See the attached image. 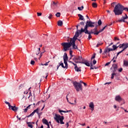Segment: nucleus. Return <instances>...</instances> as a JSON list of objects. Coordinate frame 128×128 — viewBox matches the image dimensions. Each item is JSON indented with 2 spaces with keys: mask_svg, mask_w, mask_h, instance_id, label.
Wrapping results in <instances>:
<instances>
[{
  "mask_svg": "<svg viewBox=\"0 0 128 128\" xmlns=\"http://www.w3.org/2000/svg\"><path fill=\"white\" fill-rule=\"evenodd\" d=\"M97 22H92L90 20H87L86 22V25L84 26V29L83 28H81V30H80V34H82V32H84L86 34H96L93 30H91L90 31H88V28H94V25H96Z\"/></svg>",
  "mask_w": 128,
  "mask_h": 128,
  "instance_id": "1",
  "label": "nucleus"
},
{
  "mask_svg": "<svg viewBox=\"0 0 128 128\" xmlns=\"http://www.w3.org/2000/svg\"><path fill=\"white\" fill-rule=\"evenodd\" d=\"M128 12V8H124L122 5L118 3L114 6V12L116 16L122 15L124 11Z\"/></svg>",
  "mask_w": 128,
  "mask_h": 128,
  "instance_id": "2",
  "label": "nucleus"
},
{
  "mask_svg": "<svg viewBox=\"0 0 128 128\" xmlns=\"http://www.w3.org/2000/svg\"><path fill=\"white\" fill-rule=\"evenodd\" d=\"M54 120H56L57 123H60V124H64V116H60V115L56 114H54Z\"/></svg>",
  "mask_w": 128,
  "mask_h": 128,
  "instance_id": "3",
  "label": "nucleus"
},
{
  "mask_svg": "<svg viewBox=\"0 0 128 128\" xmlns=\"http://www.w3.org/2000/svg\"><path fill=\"white\" fill-rule=\"evenodd\" d=\"M84 82H82V80H80V83L78 82H72L74 88H75V89L76 91L80 92L82 90V86L81 84H84Z\"/></svg>",
  "mask_w": 128,
  "mask_h": 128,
  "instance_id": "4",
  "label": "nucleus"
},
{
  "mask_svg": "<svg viewBox=\"0 0 128 128\" xmlns=\"http://www.w3.org/2000/svg\"><path fill=\"white\" fill-rule=\"evenodd\" d=\"M70 60H72L73 62L76 60H82V56L73 55L72 50H70Z\"/></svg>",
  "mask_w": 128,
  "mask_h": 128,
  "instance_id": "5",
  "label": "nucleus"
},
{
  "mask_svg": "<svg viewBox=\"0 0 128 128\" xmlns=\"http://www.w3.org/2000/svg\"><path fill=\"white\" fill-rule=\"evenodd\" d=\"M119 48H122V50L118 52V54H116V59H117L118 56L120 54H122L124 50L128 48V43H123L122 44H120L118 46Z\"/></svg>",
  "mask_w": 128,
  "mask_h": 128,
  "instance_id": "6",
  "label": "nucleus"
},
{
  "mask_svg": "<svg viewBox=\"0 0 128 128\" xmlns=\"http://www.w3.org/2000/svg\"><path fill=\"white\" fill-rule=\"evenodd\" d=\"M74 62L76 64H86V66L88 67L90 66V63L88 62L86 60V59H83L82 58L81 60H76L74 61Z\"/></svg>",
  "mask_w": 128,
  "mask_h": 128,
  "instance_id": "7",
  "label": "nucleus"
},
{
  "mask_svg": "<svg viewBox=\"0 0 128 128\" xmlns=\"http://www.w3.org/2000/svg\"><path fill=\"white\" fill-rule=\"evenodd\" d=\"M61 46H63L64 52H66L68 48H70L72 46V42H64L61 44Z\"/></svg>",
  "mask_w": 128,
  "mask_h": 128,
  "instance_id": "8",
  "label": "nucleus"
},
{
  "mask_svg": "<svg viewBox=\"0 0 128 128\" xmlns=\"http://www.w3.org/2000/svg\"><path fill=\"white\" fill-rule=\"evenodd\" d=\"M79 34H80V30H78L76 31L75 35H74L73 38H71L70 40L76 42L79 36Z\"/></svg>",
  "mask_w": 128,
  "mask_h": 128,
  "instance_id": "9",
  "label": "nucleus"
},
{
  "mask_svg": "<svg viewBox=\"0 0 128 128\" xmlns=\"http://www.w3.org/2000/svg\"><path fill=\"white\" fill-rule=\"evenodd\" d=\"M69 63L72 64H73L75 67H74V68L75 69L76 72H81V69L80 68L78 67V66L76 64H74V62H73L72 61H68Z\"/></svg>",
  "mask_w": 128,
  "mask_h": 128,
  "instance_id": "10",
  "label": "nucleus"
},
{
  "mask_svg": "<svg viewBox=\"0 0 128 128\" xmlns=\"http://www.w3.org/2000/svg\"><path fill=\"white\" fill-rule=\"evenodd\" d=\"M128 18V15H126V14H125V16H122V18H121V19L120 20H118V21H116V22H126V20Z\"/></svg>",
  "mask_w": 128,
  "mask_h": 128,
  "instance_id": "11",
  "label": "nucleus"
},
{
  "mask_svg": "<svg viewBox=\"0 0 128 128\" xmlns=\"http://www.w3.org/2000/svg\"><path fill=\"white\" fill-rule=\"evenodd\" d=\"M114 100H116V102H120L122 100H124V99L122 98L120 95H116V97H114Z\"/></svg>",
  "mask_w": 128,
  "mask_h": 128,
  "instance_id": "12",
  "label": "nucleus"
},
{
  "mask_svg": "<svg viewBox=\"0 0 128 128\" xmlns=\"http://www.w3.org/2000/svg\"><path fill=\"white\" fill-rule=\"evenodd\" d=\"M38 110H39V108H37L36 109L34 110V111H33V112L32 113H31L30 115L27 116H26V118L32 117V116H34V114H36V112L37 114L38 112Z\"/></svg>",
  "mask_w": 128,
  "mask_h": 128,
  "instance_id": "13",
  "label": "nucleus"
},
{
  "mask_svg": "<svg viewBox=\"0 0 128 128\" xmlns=\"http://www.w3.org/2000/svg\"><path fill=\"white\" fill-rule=\"evenodd\" d=\"M56 6H58V2H52L50 4V8H52V9L55 8Z\"/></svg>",
  "mask_w": 128,
  "mask_h": 128,
  "instance_id": "14",
  "label": "nucleus"
},
{
  "mask_svg": "<svg viewBox=\"0 0 128 128\" xmlns=\"http://www.w3.org/2000/svg\"><path fill=\"white\" fill-rule=\"evenodd\" d=\"M63 60L64 62H67V60H68V56L66 52L64 53V56H63Z\"/></svg>",
  "mask_w": 128,
  "mask_h": 128,
  "instance_id": "15",
  "label": "nucleus"
},
{
  "mask_svg": "<svg viewBox=\"0 0 128 128\" xmlns=\"http://www.w3.org/2000/svg\"><path fill=\"white\" fill-rule=\"evenodd\" d=\"M72 46L73 47V49H78L77 46H76V41H71Z\"/></svg>",
  "mask_w": 128,
  "mask_h": 128,
  "instance_id": "16",
  "label": "nucleus"
},
{
  "mask_svg": "<svg viewBox=\"0 0 128 128\" xmlns=\"http://www.w3.org/2000/svg\"><path fill=\"white\" fill-rule=\"evenodd\" d=\"M112 67H114V70H112V72H116V70H117L118 69V65L116 64H112Z\"/></svg>",
  "mask_w": 128,
  "mask_h": 128,
  "instance_id": "17",
  "label": "nucleus"
},
{
  "mask_svg": "<svg viewBox=\"0 0 128 128\" xmlns=\"http://www.w3.org/2000/svg\"><path fill=\"white\" fill-rule=\"evenodd\" d=\"M116 76V77L118 76V75L116 74V72H112V77L111 78L112 80L114 78V76Z\"/></svg>",
  "mask_w": 128,
  "mask_h": 128,
  "instance_id": "18",
  "label": "nucleus"
},
{
  "mask_svg": "<svg viewBox=\"0 0 128 128\" xmlns=\"http://www.w3.org/2000/svg\"><path fill=\"white\" fill-rule=\"evenodd\" d=\"M89 108H92V111L94 110V104L92 102H90L89 104Z\"/></svg>",
  "mask_w": 128,
  "mask_h": 128,
  "instance_id": "19",
  "label": "nucleus"
},
{
  "mask_svg": "<svg viewBox=\"0 0 128 128\" xmlns=\"http://www.w3.org/2000/svg\"><path fill=\"white\" fill-rule=\"evenodd\" d=\"M42 122L46 125L50 124L48 122V120L45 118H43V120H42Z\"/></svg>",
  "mask_w": 128,
  "mask_h": 128,
  "instance_id": "20",
  "label": "nucleus"
},
{
  "mask_svg": "<svg viewBox=\"0 0 128 128\" xmlns=\"http://www.w3.org/2000/svg\"><path fill=\"white\" fill-rule=\"evenodd\" d=\"M13 112H17V110H18V108L16 107V106H14L13 108L11 109Z\"/></svg>",
  "mask_w": 128,
  "mask_h": 128,
  "instance_id": "21",
  "label": "nucleus"
},
{
  "mask_svg": "<svg viewBox=\"0 0 128 128\" xmlns=\"http://www.w3.org/2000/svg\"><path fill=\"white\" fill-rule=\"evenodd\" d=\"M25 87V84H22L19 86V90H22Z\"/></svg>",
  "mask_w": 128,
  "mask_h": 128,
  "instance_id": "22",
  "label": "nucleus"
},
{
  "mask_svg": "<svg viewBox=\"0 0 128 128\" xmlns=\"http://www.w3.org/2000/svg\"><path fill=\"white\" fill-rule=\"evenodd\" d=\"M78 17H79V20H84V18L83 16L81 15L80 14H78Z\"/></svg>",
  "mask_w": 128,
  "mask_h": 128,
  "instance_id": "23",
  "label": "nucleus"
},
{
  "mask_svg": "<svg viewBox=\"0 0 128 128\" xmlns=\"http://www.w3.org/2000/svg\"><path fill=\"white\" fill-rule=\"evenodd\" d=\"M27 125H28V127L30 128H32L33 126L32 124V122H26Z\"/></svg>",
  "mask_w": 128,
  "mask_h": 128,
  "instance_id": "24",
  "label": "nucleus"
},
{
  "mask_svg": "<svg viewBox=\"0 0 128 128\" xmlns=\"http://www.w3.org/2000/svg\"><path fill=\"white\" fill-rule=\"evenodd\" d=\"M57 25H58V26H62V20H59L57 22Z\"/></svg>",
  "mask_w": 128,
  "mask_h": 128,
  "instance_id": "25",
  "label": "nucleus"
},
{
  "mask_svg": "<svg viewBox=\"0 0 128 128\" xmlns=\"http://www.w3.org/2000/svg\"><path fill=\"white\" fill-rule=\"evenodd\" d=\"M71 112L70 110H66V111H64V110H58V112H60V113H62V112L66 113V112Z\"/></svg>",
  "mask_w": 128,
  "mask_h": 128,
  "instance_id": "26",
  "label": "nucleus"
},
{
  "mask_svg": "<svg viewBox=\"0 0 128 128\" xmlns=\"http://www.w3.org/2000/svg\"><path fill=\"white\" fill-rule=\"evenodd\" d=\"M123 64L126 67L128 66V61L124 60L123 62Z\"/></svg>",
  "mask_w": 128,
  "mask_h": 128,
  "instance_id": "27",
  "label": "nucleus"
},
{
  "mask_svg": "<svg viewBox=\"0 0 128 128\" xmlns=\"http://www.w3.org/2000/svg\"><path fill=\"white\" fill-rule=\"evenodd\" d=\"M102 31H104L103 30H102V29L100 30L99 31H96V33H94V35H98Z\"/></svg>",
  "mask_w": 128,
  "mask_h": 128,
  "instance_id": "28",
  "label": "nucleus"
},
{
  "mask_svg": "<svg viewBox=\"0 0 128 128\" xmlns=\"http://www.w3.org/2000/svg\"><path fill=\"white\" fill-rule=\"evenodd\" d=\"M103 44V43L102 42H98L96 46V48H98L99 46H102Z\"/></svg>",
  "mask_w": 128,
  "mask_h": 128,
  "instance_id": "29",
  "label": "nucleus"
},
{
  "mask_svg": "<svg viewBox=\"0 0 128 128\" xmlns=\"http://www.w3.org/2000/svg\"><path fill=\"white\" fill-rule=\"evenodd\" d=\"M92 6L94 8H97V4L96 3H95V2H93L92 4Z\"/></svg>",
  "mask_w": 128,
  "mask_h": 128,
  "instance_id": "30",
  "label": "nucleus"
},
{
  "mask_svg": "<svg viewBox=\"0 0 128 128\" xmlns=\"http://www.w3.org/2000/svg\"><path fill=\"white\" fill-rule=\"evenodd\" d=\"M59 66H62L63 68H66V66H64V63L62 62L61 64H59Z\"/></svg>",
  "mask_w": 128,
  "mask_h": 128,
  "instance_id": "31",
  "label": "nucleus"
},
{
  "mask_svg": "<svg viewBox=\"0 0 128 128\" xmlns=\"http://www.w3.org/2000/svg\"><path fill=\"white\" fill-rule=\"evenodd\" d=\"M64 64H65V68H68V64L67 63V61H64Z\"/></svg>",
  "mask_w": 128,
  "mask_h": 128,
  "instance_id": "32",
  "label": "nucleus"
},
{
  "mask_svg": "<svg viewBox=\"0 0 128 128\" xmlns=\"http://www.w3.org/2000/svg\"><path fill=\"white\" fill-rule=\"evenodd\" d=\"M34 33H31L29 34V36H30V38H34Z\"/></svg>",
  "mask_w": 128,
  "mask_h": 128,
  "instance_id": "33",
  "label": "nucleus"
},
{
  "mask_svg": "<svg viewBox=\"0 0 128 128\" xmlns=\"http://www.w3.org/2000/svg\"><path fill=\"white\" fill-rule=\"evenodd\" d=\"M98 26H100L101 24H102V22L100 20H98Z\"/></svg>",
  "mask_w": 128,
  "mask_h": 128,
  "instance_id": "34",
  "label": "nucleus"
},
{
  "mask_svg": "<svg viewBox=\"0 0 128 128\" xmlns=\"http://www.w3.org/2000/svg\"><path fill=\"white\" fill-rule=\"evenodd\" d=\"M118 48H119V46H116V45H112V49H114V50H116V49H117Z\"/></svg>",
  "mask_w": 128,
  "mask_h": 128,
  "instance_id": "35",
  "label": "nucleus"
},
{
  "mask_svg": "<svg viewBox=\"0 0 128 128\" xmlns=\"http://www.w3.org/2000/svg\"><path fill=\"white\" fill-rule=\"evenodd\" d=\"M40 48H38V50L36 53V56H38L39 54H40Z\"/></svg>",
  "mask_w": 128,
  "mask_h": 128,
  "instance_id": "36",
  "label": "nucleus"
},
{
  "mask_svg": "<svg viewBox=\"0 0 128 128\" xmlns=\"http://www.w3.org/2000/svg\"><path fill=\"white\" fill-rule=\"evenodd\" d=\"M108 52V49L106 48L105 50L104 51V54H106L107 52Z\"/></svg>",
  "mask_w": 128,
  "mask_h": 128,
  "instance_id": "37",
  "label": "nucleus"
},
{
  "mask_svg": "<svg viewBox=\"0 0 128 128\" xmlns=\"http://www.w3.org/2000/svg\"><path fill=\"white\" fill-rule=\"evenodd\" d=\"M60 12H57L56 14V16L57 17V18H60Z\"/></svg>",
  "mask_w": 128,
  "mask_h": 128,
  "instance_id": "38",
  "label": "nucleus"
},
{
  "mask_svg": "<svg viewBox=\"0 0 128 128\" xmlns=\"http://www.w3.org/2000/svg\"><path fill=\"white\" fill-rule=\"evenodd\" d=\"M97 26H96L94 28V30H93L95 32H97Z\"/></svg>",
  "mask_w": 128,
  "mask_h": 128,
  "instance_id": "39",
  "label": "nucleus"
},
{
  "mask_svg": "<svg viewBox=\"0 0 128 128\" xmlns=\"http://www.w3.org/2000/svg\"><path fill=\"white\" fill-rule=\"evenodd\" d=\"M8 107H9L8 110H12V108H14V106H11L10 104L8 105Z\"/></svg>",
  "mask_w": 128,
  "mask_h": 128,
  "instance_id": "40",
  "label": "nucleus"
},
{
  "mask_svg": "<svg viewBox=\"0 0 128 128\" xmlns=\"http://www.w3.org/2000/svg\"><path fill=\"white\" fill-rule=\"evenodd\" d=\"M108 52H111V51L116 50L114 48H108Z\"/></svg>",
  "mask_w": 128,
  "mask_h": 128,
  "instance_id": "41",
  "label": "nucleus"
},
{
  "mask_svg": "<svg viewBox=\"0 0 128 128\" xmlns=\"http://www.w3.org/2000/svg\"><path fill=\"white\" fill-rule=\"evenodd\" d=\"M96 54L94 53V54L93 56H92V58H91V60H92V59L96 58Z\"/></svg>",
  "mask_w": 128,
  "mask_h": 128,
  "instance_id": "42",
  "label": "nucleus"
},
{
  "mask_svg": "<svg viewBox=\"0 0 128 128\" xmlns=\"http://www.w3.org/2000/svg\"><path fill=\"white\" fill-rule=\"evenodd\" d=\"M34 63H35L34 61V60H31V61H30V64H31V65L34 66Z\"/></svg>",
  "mask_w": 128,
  "mask_h": 128,
  "instance_id": "43",
  "label": "nucleus"
},
{
  "mask_svg": "<svg viewBox=\"0 0 128 128\" xmlns=\"http://www.w3.org/2000/svg\"><path fill=\"white\" fill-rule=\"evenodd\" d=\"M80 25V26H84V22H80L79 24H78Z\"/></svg>",
  "mask_w": 128,
  "mask_h": 128,
  "instance_id": "44",
  "label": "nucleus"
},
{
  "mask_svg": "<svg viewBox=\"0 0 128 128\" xmlns=\"http://www.w3.org/2000/svg\"><path fill=\"white\" fill-rule=\"evenodd\" d=\"M93 66H94L92 65V63H90V70H94V68H92Z\"/></svg>",
  "mask_w": 128,
  "mask_h": 128,
  "instance_id": "45",
  "label": "nucleus"
},
{
  "mask_svg": "<svg viewBox=\"0 0 128 128\" xmlns=\"http://www.w3.org/2000/svg\"><path fill=\"white\" fill-rule=\"evenodd\" d=\"M52 16H53V15H52V14H50V16H48V18H49V20H50Z\"/></svg>",
  "mask_w": 128,
  "mask_h": 128,
  "instance_id": "46",
  "label": "nucleus"
},
{
  "mask_svg": "<svg viewBox=\"0 0 128 128\" xmlns=\"http://www.w3.org/2000/svg\"><path fill=\"white\" fill-rule=\"evenodd\" d=\"M96 64V61L95 60H93L92 64L95 65Z\"/></svg>",
  "mask_w": 128,
  "mask_h": 128,
  "instance_id": "47",
  "label": "nucleus"
},
{
  "mask_svg": "<svg viewBox=\"0 0 128 128\" xmlns=\"http://www.w3.org/2000/svg\"><path fill=\"white\" fill-rule=\"evenodd\" d=\"M111 62H107L105 64V66H109Z\"/></svg>",
  "mask_w": 128,
  "mask_h": 128,
  "instance_id": "48",
  "label": "nucleus"
},
{
  "mask_svg": "<svg viewBox=\"0 0 128 128\" xmlns=\"http://www.w3.org/2000/svg\"><path fill=\"white\" fill-rule=\"evenodd\" d=\"M38 16H42V13L40 12H37Z\"/></svg>",
  "mask_w": 128,
  "mask_h": 128,
  "instance_id": "49",
  "label": "nucleus"
},
{
  "mask_svg": "<svg viewBox=\"0 0 128 128\" xmlns=\"http://www.w3.org/2000/svg\"><path fill=\"white\" fill-rule=\"evenodd\" d=\"M78 10H79L80 11H82V10H83L81 8V7H80V6H78Z\"/></svg>",
  "mask_w": 128,
  "mask_h": 128,
  "instance_id": "50",
  "label": "nucleus"
},
{
  "mask_svg": "<svg viewBox=\"0 0 128 128\" xmlns=\"http://www.w3.org/2000/svg\"><path fill=\"white\" fill-rule=\"evenodd\" d=\"M50 62V61H48V62H46L45 64H44V65L46 66H48V64Z\"/></svg>",
  "mask_w": 128,
  "mask_h": 128,
  "instance_id": "51",
  "label": "nucleus"
},
{
  "mask_svg": "<svg viewBox=\"0 0 128 128\" xmlns=\"http://www.w3.org/2000/svg\"><path fill=\"white\" fill-rule=\"evenodd\" d=\"M92 38V34H88V39L90 40Z\"/></svg>",
  "mask_w": 128,
  "mask_h": 128,
  "instance_id": "52",
  "label": "nucleus"
},
{
  "mask_svg": "<svg viewBox=\"0 0 128 128\" xmlns=\"http://www.w3.org/2000/svg\"><path fill=\"white\" fill-rule=\"evenodd\" d=\"M122 103L120 104V106H122V104H126V101H124V100H122Z\"/></svg>",
  "mask_w": 128,
  "mask_h": 128,
  "instance_id": "53",
  "label": "nucleus"
},
{
  "mask_svg": "<svg viewBox=\"0 0 128 128\" xmlns=\"http://www.w3.org/2000/svg\"><path fill=\"white\" fill-rule=\"evenodd\" d=\"M120 40V38H118L117 37H114V40Z\"/></svg>",
  "mask_w": 128,
  "mask_h": 128,
  "instance_id": "54",
  "label": "nucleus"
},
{
  "mask_svg": "<svg viewBox=\"0 0 128 128\" xmlns=\"http://www.w3.org/2000/svg\"><path fill=\"white\" fill-rule=\"evenodd\" d=\"M28 108H25L24 110V112H28Z\"/></svg>",
  "mask_w": 128,
  "mask_h": 128,
  "instance_id": "55",
  "label": "nucleus"
},
{
  "mask_svg": "<svg viewBox=\"0 0 128 128\" xmlns=\"http://www.w3.org/2000/svg\"><path fill=\"white\" fill-rule=\"evenodd\" d=\"M5 104H8V106L10 104L9 103V102H7L6 101H5Z\"/></svg>",
  "mask_w": 128,
  "mask_h": 128,
  "instance_id": "56",
  "label": "nucleus"
},
{
  "mask_svg": "<svg viewBox=\"0 0 128 128\" xmlns=\"http://www.w3.org/2000/svg\"><path fill=\"white\" fill-rule=\"evenodd\" d=\"M122 68H120V69H118V72H122Z\"/></svg>",
  "mask_w": 128,
  "mask_h": 128,
  "instance_id": "57",
  "label": "nucleus"
},
{
  "mask_svg": "<svg viewBox=\"0 0 128 128\" xmlns=\"http://www.w3.org/2000/svg\"><path fill=\"white\" fill-rule=\"evenodd\" d=\"M78 26H80V24H78L77 26H76V28L77 29V31H78Z\"/></svg>",
  "mask_w": 128,
  "mask_h": 128,
  "instance_id": "58",
  "label": "nucleus"
},
{
  "mask_svg": "<svg viewBox=\"0 0 128 128\" xmlns=\"http://www.w3.org/2000/svg\"><path fill=\"white\" fill-rule=\"evenodd\" d=\"M45 51L41 52V54H40V58L42 57V54L44 53Z\"/></svg>",
  "mask_w": 128,
  "mask_h": 128,
  "instance_id": "59",
  "label": "nucleus"
},
{
  "mask_svg": "<svg viewBox=\"0 0 128 128\" xmlns=\"http://www.w3.org/2000/svg\"><path fill=\"white\" fill-rule=\"evenodd\" d=\"M102 49H100V54H102Z\"/></svg>",
  "mask_w": 128,
  "mask_h": 128,
  "instance_id": "60",
  "label": "nucleus"
},
{
  "mask_svg": "<svg viewBox=\"0 0 128 128\" xmlns=\"http://www.w3.org/2000/svg\"><path fill=\"white\" fill-rule=\"evenodd\" d=\"M112 22L111 23L109 24L108 25V26H111L112 25Z\"/></svg>",
  "mask_w": 128,
  "mask_h": 128,
  "instance_id": "61",
  "label": "nucleus"
},
{
  "mask_svg": "<svg viewBox=\"0 0 128 128\" xmlns=\"http://www.w3.org/2000/svg\"><path fill=\"white\" fill-rule=\"evenodd\" d=\"M66 126H67V128H68V126H69V124H68V122H67L66 124Z\"/></svg>",
  "mask_w": 128,
  "mask_h": 128,
  "instance_id": "62",
  "label": "nucleus"
},
{
  "mask_svg": "<svg viewBox=\"0 0 128 128\" xmlns=\"http://www.w3.org/2000/svg\"><path fill=\"white\" fill-rule=\"evenodd\" d=\"M37 114L38 115V116H40L42 114V113H39L38 112L37 113Z\"/></svg>",
  "mask_w": 128,
  "mask_h": 128,
  "instance_id": "63",
  "label": "nucleus"
},
{
  "mask_svg": "<svg viewBox=\"0 0 128 128\" xmlns=\"http://www.w3.org/2000/svg\"><path fill=\"white\" fill-rule=\"evenodd\" d=\"M46 125H47V126H48L47 128H50V124H46Z\"/></svg>",
  "mask_w": 128,
  "mask_h": 128,
  "instance_id": "64",
  "label": "nucleus"
}]
</instances>
